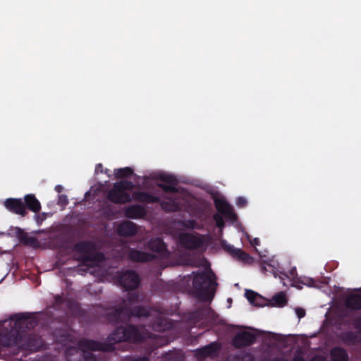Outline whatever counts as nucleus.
Instances as JSON below:
<instances>
[{"label":"nucleus","mask_w":361,"mask_h":361,"mask_svg":"<svg viewBox=\"0 0 361 361\" xmlns=\"http://www.w3.org/2000/svg\"><path fill=\"white\" fill-rule=\"evenodd\" d=\"M55 336L56 341L66 345L68 343H73L76 341L75 335L73 334L69 325H66L65 329L63 331H56Z\"/></svg>","instance_id":"15"},{"label":"nucleus","mask_w":361,"mask_h":361,"mask_svg":"<svg viewBox=\"0 0 361 361\" xmlns=\"http://www.w3.org/2000/svg\"><path fill=\"white\" fill-rule=\"evenodd\" d=\"M295 313L299 319L305 316V310L301 307H297L295 309Z\"/></svg>","instance_id":"37"},{"label":"nucleus","mask_w":361,"mask_h":361,"mask_svg":"<svg viewBox=\"0 0 361 361\" xmlns=\"http://www.w3.org/2000/svg\"><path fill=\"white\" fill-rule=\"evenodd\" d=\"M16 234L19 241L25 245L32 247L37 246V240L36 238L30 236L26 232L20 228H16Z\"/></svg>","instance_id":"25"},{"label":"nucleus","mask_w":361,"mask_h":361,"mask_svg":"<svg viewBox=\"0 0 361 361\" xmlns=\"http://www.w3.org/2000/svg\"><path fill=\"white\" fill-rule=\"evenodd\" d=\"M353 325L355 329L361 332V316H358L353 320Z\"/></svg>","instance_id":"33"},{"label":"nucleus","mask_w":361,"mask_h":361,"mask_svg":"<svg viewBox=\"0 0 361 361\" xmlns=\"http://www.w3.org/2000/svg\"><path fill=\"white\" fill-rule=\"evenodd\" d=\"M73 250L81 254L78 260L82 262H102L105 259L103 252L97 251L96 244L90 240L80 241L73 245Z\"/></svg>","instance_id":"4"},{"label":"nucleus","mask_w":361,"mask_h":361,"mask_svg":"<svg viewBox=\"0 0 361 361\" xmlns=\"http://www.w3.org/2000/svg\"><path fill=\"white\" fill-rule=\"evenodd\" d=\"M353 336V334H352V333H348V334H346V337H347V338H350V337H352Z\"/></svg>","instance_id":"44"},{"label":"nucleus","mask_w":361,"mask_h":361,"mask_svg":"<svg viewBox=\"0 0 361 361\" xmlns=\"http://www.w3.org/2000/svg\"><path fill=\"white\" fill-rule=\"evenodd\" d=\"M331 361H348V355L345 350L341 347H335L331 350Z\"/></svg>","instance_id":"29"},{"label":"nucleus","mask_w":361,"mask_h":361,"mask_svg":"<svg viewBox=\"0 0 361 361\" xmlns=\"http://www.w3.org/2000/svg\"><path fill=\"white\" fill-rule=\"evenodd\" d=\"M117 232L119 235L129 237L135 235L137 232V225L130 221L122 222L117 228Z\"/></svg>","instance_id":"19"},{"label":"nucleus","mask_w":361,"mask_h":361,"mask_svg":"<svg viewBox=\"0 0 361 361\" xmlns=\"http://www.w3.org/2000/svg\"><path fill=\"white\" fill-rule=\"evenodd\" d=\"M255 341V334L245 331L237 333L233 338V344L236 348L252 345Z\"/></svg>","instance_id":"10"},{"label":"nucleus","mask_w":361,"mask_h":361,"mask_svg":"<svg viewBox=\"0 0 361 361\" xmlns=\"http://www.w3.org/2000/svg\"><path fill=\"white\" fill-rule=\"evenodd\" d=\"M59 201L61 202H64V204H67L68 203V200H67V198H66V195H61L59 197Z\"/></svg>","instance_id":"42"},{"label":"nucleus","mask_w":361,"mask_h":361,"mask_svg":"<svg viewBox=\"0 0 361 361\" xmlns=\"http://www.w3.org/2000/svg\"><path fill=\"white\" fill-rule=\"evenodd\" d=\"M150 311L148 307L142 305H137L130 307V305L124 301L123 304L116 308L111 317V320L116 324H118L121 320V317H127L128 318L135 317L138 318L147 317L149 316Z\"/></svg>","instance_id":"6"},{"label":"nucleus","mask_w":361,"mask_h":361,"mask_svg":"<svg viewBox=\"0 0 361 361\" xmlns=\"http://www.w3.org/2000/svg\"><path fill=\"white\" fill-rule=\"evenodd\" d=\"M102 172L103 171V166L102 164H97L96 165L95 171L97 173L98 171Z\"/></svg>","instance_id":"41"},{"label":"nucleus","mask_w":361,"mask_h":361,"mask_svg":"<svg viewBox=\"0 0 361 361\" xmlns=\"http://www.w3.org/2000/svg\"><path fill=\"white\" fill-rule=\"evenodd\" d=\"M117 281L126 290H135L140 283V278L134 270L121 271L118 275Z\"/></svg>","instance_id":"7"},{"label":"nucleus","mask_w":361,"mask_h":361,"mask_svg":"<svg viewBox=\"0 0 361 361\" xmlns=\"http://www.w3.org/2000/svg\"><path fill=\"white\" fill-rule=\"evenodd\" d=\"M213 219L215 221L216 225L218 228H222L224 227L225 223L221 215L219 214H215L213 216Z\"/></svg>","instance_id":"32"},{"label":"nucleus","mask_w":361,"mask_h":361,"mask_svg":"<svg viewBox=\"0 0 361 361\" xmlns=\"http://www.w3.org/2000/svg\"><path fill=\"white\" fill-rule=\"evenodd\" d=\"M63 190V187L61 185H57L56 187H55V190L57 191L58 192H61Z\"/></svg>","instance_id":"43"},{"label":"nucleus","mask_w":361,"mask_h":361,"mask_svg":"<svg viewBox=\"0 0 361 361\" xmlns=\"http://www.w3.org/2000/svg\"><path fill=\"white\" fill-rule=\"evenodd\" d=\"M228 250L233 257L245 263H250L252 260V257L250 255L240 249H237L229 245L228 246Z\"/></svg>","instance_id":"27"},{"label":"nucleus","mask_w":361,"mask_h":361,"mask_svg":"<svg viewBox=\"0 0 361 361\" xmlns=\"http://www.w3.org/2000/svg\"><path fill=\"white\" fill-rule=\"evenodd\" d=\"M314 336H316V334H314L312 336V337H314Z\"/></svg>","instance_id":"46"},{"label":"nucleus","mask_w":361,"mask_h":361,"mask_svg":"<svg viewBox=\"0 0 361 361\" xmlns=\"http://www.w3.org/2000/svg\"><path fill=\"white\" fill-rule=\"evenodd\" d=\"M16 234L19 241L25 245L32 247L37 246V240L36 238L30 236L26 232L20 228H16Z\"/></svg>","instance_id":"24"},{"label":"nucleus","mask_w":361,"mask_h":361,"mask_svg":"<svg viewBox=\"0 0 361 361\" xmlns=\"http://www.w3.org/2000/svg\"><path fill=\"white\" fill-rule=\"evenodd\" d=\"M345 307L352 311L361 310V295L350 293L346 296L344 300Z\"/></svg>","instance_id":"20"},{"label":"nucleus","mask_w":361,"mask_h":361,"mask_svg":"<svg viewBox=\"0 0 361 361\" xmlns=\"http://www.w3.org/2000/svg\"><path fill=\"white\" fill-rule=\"evenodd\" d=\"M16 234L19 241L25 245L32 247L37 246V240L36 238L30 236L26 232L20 228H16Z\"/></svg>","instance_id":"23"},{"label":"nucleus","mask_w":361,"mask_h":361,"mask_svg":"<svg viewBox=\"0 0 361 361\" xmlns=\"http://www.w3.org/2000/svg\"><path fill=\"white\" fill-rule=\"evenodd\" d=\"M148 248L158 253H164L167 251L166 243L159 238H152L147 243Z\"/></svg>","instance_id":"26"},{"label":"nucleus","mask_w":361,"mask_h":361,"mask_svg":"<svg viewBox=\"0 0 361 361\" xmlns=\"http://www.w3.org/2000/svg\"><path fill=\"white\" fill-rule=\"evenodd\" d=\"M180 245L186 250H194L202 247L204 240L199 234L181 233L178 235Z\"/></svg>","instance_id":"8"},{"label":"nucleus","mask_w":361,"mask_h":361,"mask_svg":"<svg viewBox=\"0 0 361 361\" xmlns=\"http://www.w3.org/2000/svg\"><path fill=\"white\" fill-rule=\"evenodd\" d=\"M215 207L219 212L224 215L226 218L235 221L237 216L233 212L232 206L224 199H216L214 200Z\"/></svg>","instance_id":"13"},{"label":"nucleus","mask_w":361,"mask_h":361,"mask_svg":"<svg viewBox=\"0 0 361 361\" xmlns=\"http://www.w3.org/2000/svg\"><path fill=\"white\" fill-rule=\"evenodd\" d=\"M245 296L250 303L254 306L262 307L269 305V300L254 290H246Z\"/></svg>","instance_id":"18"},{"label":"nucleus","mask_w":361,"mask_h":361,"mask_svg":"<svg viewBox=\"0 0 361 361\" xmlns=\"http://www.w3.org/2000/svg\"><path fill=\"white\" fill-rule=\"evenodd\" d=\"M216 275L209 268L208 271L197 272L194 275L192 285L200 296L204 300H212L214 295V288L217 286Z\"/></svg>","instance_id":"3"},{"label":"nucleus","mask_w":361,"mask_h":361,"mask_svg":"<svg viewBox=\"0 0 361 361\" xmlns=\"http://www.w3.org/2000/svg\"><path fill=\"white\" fill-rule=\"evenodd\" d=\"M161 207L165 212H178L180 209L178 204L174 201H163L161 202Z\"/></svg>","instance_id":"31"},{"label":"nucleus","mask_w":361,"mask_h":361,"mask_svg":"<svg viewBox=\"0 0 361 361\" xmlns=\"http://www.w3.org/2000/svg\"><path fill=\"white\" fill-rule=\"evenodd\" d=\"M317 361H322V357L317 355Z\"/></svg>","instance_id":"45"},{"label":"nucleus","mask_w":361,"mask_h":361,"mask_svg":"<svg viewBox=\"0 0 361 361\" xmlns=\"http://www.w3.org/2000/svg\"><path fill=\"white\" fill-rule=\"evenodd\" d=\"M23 202L26 210L27 209L35 213H37L41 209V204L33 194L25 195Z\"/></svg>","instance_id":"22"},{"label":"nucleus","mask_w":361,"mask_h":361,"mask_svg":"<svg viewBox=\"0 0 361 361\" xmlns=\"http://www.w3.org/2000/svg\"><path fill=\"white\" fill-rule=\"evenodd\" d=\"M216 313L211 308L197 309L188 314V319L190 323L196 324L200 322L212 318L214 319Z\"/></svg>","instance_id":"12"},{"label":"nucleus","mask_w":361,"mask_h":361,"mask_svg":"<svg viewBox=\"0 0 361 361\" xmlns=\"http://www.w3.org/2000/svg\"><path fill=\"white\" fill-rule=\"evenodd\" d=\"M135 188V185L130 180H121L116 182L113 185L107 194V199L115 204H125L130 202L132 200L130 195L127 190H132Z\"/></svg>","instance_id":"5"},{"label":"nucleus","mask_w":361,"mask_h":361,"mask_svg":"<svg viewBox=\"0 0 361 361\" xmlns=\"http://www.w3.org/2000/svg\"><path fill=\"white\" fill-rule=\"evenodd\" d=\"M251 244L253 245V246H257V245H259L260 244V240L259 238H255L253 239V240L251 242Z\"/></svg>","instance_id":"40"},{"label":"nucleus","mask_w":361,"mask_h":361,"mask_svg":"<svg viewBox=\"0 0 361 361\" xmlns=\"http://www.w3.org/2000/svg\"><path fill=\"white\" fill-rule=\"evenodd\" d=\"M64 302V298L62 295H56L54 296V303L56 305H60Z\"/></svg>","instance_id":"36"},{"label":"nucleus","mask_w":361,"mask_h":361,"mask_svg":"<svg viewBox=\"0 0 361 361\" xmlns=\"http://www.w3.org/2000/svg\"><path fill=\"white\" fill-rule=\"evenodd\" d=\"M220 349V345L216 342H212L196 350V355L201 358L216 356Z\"/></svg>","instance_id":"16"},{"label":"nucleus","mask_w":361,"mask_h":361,"mask_svg":"<svg viewBox=\"0 0 361 361\" xmlns=\"http://www.w3.org/2000/svg\"><path fill=\"white\" fill-rule=\"evenodd\" d=\"M127 361H149V358L146 356L138 357L136 358H129Z\"/></svg>","instance_id":"38"},{"label":"nucleus","mask_w":361,"mask_h":361,"mask_svg":"<svg viewBox=\"0 0 361 361\" xmlns=\"http://www.w3.org/2000/svg\"><path fill=\"white\" fill-rule=\"evenodd\" d=\"M125 216L128 219H142L147 214L145 208L140 204H133L126 208Z\"/></svg>","instance_id":"17"},{"label":"nucleus","mask_w":361,"mask_h":361,"mask_svg":"<svg viewBox=\"0 0 361 361\" xmlns=\"http://www.w3.org/2000/svg\"><path fill=\"white\" fill-rule=\"evenodd\" d=\"M128 257L133 262H149L155 259L154 254L140 251L130 248L128 251Z\"/></svg>","instance_id":"14"},{"label":"nucleus","mask_w":361,"mask_h":361,"mask_svg":"<svg viewBox=\"0 0 361 361\" xmlns=\"http://www.w3.org/2000/svg\"><path fill=\"white\" fill-rule=\"evenodd\" d=\"M38 324V319L30 313L17 314L3 322L0 331V357L18 355L20 352H36L42 347V341L30 333Z\"/></svg>","instance_id":"1"},{"label":"nucleus","mask_w":361,"mask_h":361,"mask_svg":"<svg viewBox=\"0 0 361 361\" xmlns=\"http://www.w3.org/2000/svg\"><path fill=\"white\" fill-rule=\"evenodd\" d=\"M138 298L139 296L137 293H129L128 296V302L127 303L129 305V303L137 302H138Z\"/></svg>","instance_id":"35"},{"label":"nucleus","mask_w":361,"mask_h":361,"mask_svg":"<svg viewBox=\"0 0 361 361\" xmlns=\"http://www.w3.org/2000/svg\"><path fill=\"white\" fill-rule=\"evenodd\" d=\"M133 197L135 200L142 203H157L160 201V198L159 197L144 191L134 192Z\"/></svg>","instance_id":"21"},{"label":"nucleus","mask_w":361,"mask_h":361,"mask_svg":"<svg viewBox=\"0 0 361 361\" xmlns=\"http://www.w3.org/2000/svg\"><path fill=\"white\" fill-rule=\"evenodd\" d=\"M158 179L163 183H157V186L162 189L164 192H178V188L176 187L178 181L174 176L161 173L159 175Z\"/></svg>","instance_id":"11"},{"label":"nucleus","mask_w":361,"mask_h":361,"mask_svg":"<svg viewBox=\"0 0 361 361\" xmlns=\"http://www.w3.org/2000/svg\"><path fill=\"white\" fill-rule=\"evenodd\" d=\"M5 208L11 213L25 217L27 214L25 205L21 198H7L4 202Z\"/></svg>","instance_id":"9"},{"label":"nucleus","mask_w":361,"mask_h":361,"mask_svg":"<svg viewBox=\"0 0 361 361\" xmlns=\"http://www.w3.org/2000/svg\"><path fill=\"white\" fill-rule=\"evenodd\" d=\"M114 174L117 178H126L133 174V170L130 167L115 169Z\"/></svg>","instance_id":"30"},{"label":"nucleus","mask_w":361,"mask_h":361,"mask_svg":"<svg viewBox=\"0 0 361 361\" xmlns=\"http://www.w3.org/2000/svg\"><path fill=\"white\" fill-rule=\"evenodd\" d=\"M235 203L238 207L243 208L246 206L247 200L243 197H238L236 200Z\"/></svg>","instance_id":"34"},{"label":"nucleus","mask_w":361,"mask_h":361,"mask_svg":"<svg viewBox=\"0 0 361 361\" xmlns=\"http://www.w3.org/2000/svg\"><path fill=\"white\" fill-rule=\"evenodd\" d=\"M307 281H308L307 283H305L304 281H302V283L304 284H307L309 286H312V287L316 286V280H314L313 279H307Z\"/></svg>","instance_id":"39"},{"label":"nucleus","mask_w":361,"mask_h":361,"mask_svg":"<svg viewBox=\"0 0 361 361\" xmlns=\"http://www.w3.org/2000/svg\"><path fill=\"white\" fill-rule=\"evenodd\" d=\"M142 326L133 324L118 326L105 342L82 338L77 346H69L65 350L67 361H97L96 356L90 351L113 352L115 344L123 341L138 343L144 340Z\"/></svg>","instance_id":"2"},{"label":"nucleus","mask_w":361,"mask_h":361,"mask_svg":"<svg viewBox=\"0 0 361 361\" xmlns=\"http://www.w3.org/2000/svg\"><path fill=\"white\" fill-rule=\"evenodd\" d=\"M288 300L286 293L279 292L269 300V305L272 307H283L286 305Z\"/></svg>","instance_id":"28"}]
</instances>
